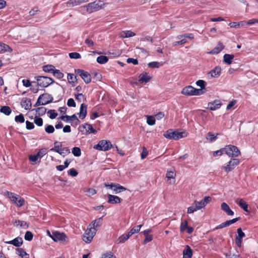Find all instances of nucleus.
Instances as JSON below:
<instances>
[{"label": "nucleus", "mask_w": 258, "mask_h": 258, "mask_svg": "<svg viewBox=\"0 0 258 258\" xmlns=\"http://www.w3.org/2000/svg\"><path fill=\"white\" fill-rule=\"evenodd\" d=\"M211 198L209 196L205 197L203 200L198 202L195 201L191 206L187 208L188 214L192 213L205 207L211 201Z\"/></svg>", "instance_id": "nucleus-1"}, {"label": "nucleus", "mask_w": 258, "mask_h": 258, "mask_svg": "<svg viewBox=\"0 0 258 258\" xmlns=\"http://www.w3.org/2000/svg\"><path fill=\"white\" fill-rule=\"evenodd\" d=\"M187 136V133L185 132H179L177 131H172L171 130L167 131L164 134V137L168 139H173L177 140L179 139Z\"/></svg>", "instance_id": "nucleus-2"}, {"label": "nucleus", "mask_w": 258, "mask_h": 258, "mask_svg": "<svg viewBox=\"0 0 258 258\" xmlns=\"http://www.w3.org/2000/svg\"><path fill=\"white\" fill-rule=\"evenodd\" d=\"M34 79L37 81V86L41 87L46 88L54 83L52 78L46 76H37Z\"/></svg>", "instance_id": "nucleus-3"}, {"label": "nucleus", "mask_w": 258, "mask_h": 258, "mask_svg": "<svg viewBox=\"0 0 258 258\" xmlns=\"http://www.w3.org/2000/svg\"><path fill=\"white\" fill-rule=\"evenodd\" d=\"M204 93V92L201 89H196L190 85L184 87L181 91V94L186 96H198Z\"/></svg>", "instance_id": "nucleus-4"}, {"label": "nucleus", "mask_w": 258, "mask_h": 258, "mask_svg": "<svg viewBox=\"0 0 258 258\" xmlns=\"http://www.w3.org/2000/svg\"><path fill=\"white\" fill-rule=\"evenodd\" d=\"M224 153L229 157L233 158L238 157L240 154L238 148L236 146L232 145L226 146L224 148Z\"/></svg>", "instance_id": "nucleus-5"}, {"label": "nucleus", "mask_w": 258, "mask_h": 258, "mask_svg": "<svg viewBox=\"0 0 258 258\" xmlns=\"http://www.w3.org/2000/svg\"><path fill=\"white\" fill-rule=\"evenodd\" d=\"M103 5L102 2L97 1L89 3L84 6V7L86 8V10L89 13H92L101 9L103 8L102 6Z\"/></svg>", "instance_id": "nucleus-6"}, {"label": "nucleus", "mask_w": 258, "mask_h": 258, "mask_svg": "<svg viewBox=\"0 0 258 258\" xmlns=\"http://www.w3.org/2000/svg\"><path fill=\"white\" fill-rule=\"evenodd\" d=\"M7 196L18 207H21L24 204L25 200L19 195L7 191Z\"/></svg>", "instance_id": "nucleus-7"}, {"label": "nucleus", "mask_w": 258, "mask_h": 258, "mask_svg": "<svg viewBox=\"0 0 258 258\" xmlns=\"http://www.w3.org/2000/svg\"><path fill=\"white\" fill-rule=\"evenodd\" d=\"M53 100V98L49 94H43L39 96L34 106L39 105H46L51 103Z\"/></svg>", "instance_id": "nucleus-8"}, {"label": "nucleus", "mask_w": 258, "mask_h": 258, "mask_svg": "<svg viewBox=\"0 0 258 258\" xmlns=\"http://www.w3.org/2000/svg\"><path fill=\"white\" fill-rule=\"evenodd\" d=\"M112 147V145L109 141L102 140L100 141L93 148L97 150L106 151L110 149Z\"/></svg>", "instance_id": "nucleus-9"}, {"label": "nucleus", "mask_w": 258, "mask_h": 258, "mask_svg": "<svg viewBox=\"0 0 258 258\" xmlns=\"http://www.w3.org/2000/svg\"><path fill=\"white\" fill-rule=\"evenodd\" d=\"M240 163L239 160L236 158H232L231 160L226 164L224 165L222 167V169L229 173L232 171Z\"/></svg>", "instance_id": "nucleus-10"}, {"label": "nucleus", "mask_w": 258, "mask_h": 258, "mask_svg": "<svg viewBox=\"0 0 258 258\" xmlns=\"http://www.w3.org/2000/svg\"><path fill=\"white\" fill-rule=\"evenodd\" d=\"M96 232L95 230L92 229L89 226L86 230L84 234H83V239L86 243H90L92 240Z\"/></svg>", "instance_id": "nucleus-11"}, {"label": "nucleus", "mask_w": 258, "mask_h": 258, "mask_svg": "<svg viewBox=\"0 0 258 258\" xmlns=\"http://www.w3.org/2000/svg\"><path fill=\"white\" fill-rule=\"evenodd\" d=\"M105 187H108L112 189L114 194H118L126 190V188L124 186L118 184L114 183H104Z\"/></svg>", "instance_id": "nucleus-12"}, {"label": "nucleus", "mask_w": 258, "mask_h": 258, "mask_svg": "<svg viewBox=\"0 0 258 258\" xmlns=\"http://www.w3.org/2000/svg\"><path fill=\"white\" fill-rule=\"evenodd\" d=\"M75 73L82 78L85 83L88 84L91 82V76L88 72L83 70L77 69L75 70Z\"/></svg>", "instance_id": "nucleus-13"}, {"label": "nucleus", "mask_w": 258, "mask_h": 258, "mask_svg": "<svg viewBox=\"0 0 258 258\" xmlns=\"http://www.w3.org/2000/svg\"><path fill=\"white\" fill-rule=\"evenodd\" d=\"M51 238L55 242L58 241H65L68 239L67 235L64 233H60L57 231L53 232Z\"/></svg>", "instance_id": "nucleus-14"}, {"label": "nucleus", "mask_w": 258, "mask_h": 258, "mask_svg": "<svg viewBox=\"0 0 258 258\" xmlns=\"http://www.w3.org/2000/svg\"><path fill=\"white\" fill-rule=\"evenodd\" d=\"M83 128V129H85L86 135H89L90 134H96L97 133V131L93 127L92 125L91 124L87 123H85L79 127V128Z\"/></svg>", "instance_id": "nucleus-15"}, {"label": "nucleus", "mask_w": 258, "mask_h": 258, "mask_svg": "<svg viewBox=\"0 0 258 258\" xmlns=\"http://www.w3.org/2000/svg\"><path fill=\"white\" fill-rule=\"evenodd\" d=\"M221 105L222 103L221 101L219 100H216L208 103L207 108L211 110H215L220 108Z\"/></svg>", "instance_id": "nucleus-16"}, {"label": "nucleus", "mask_w": 258, "mask_h": 258, "mask_svg": "<svg viewBox=\"0 0 258 258\" xmlns=\"http://www.w3.org/2000/svg\"><path fill=\"white\" fill-rule=\"evenodd\" d=\"M60 118L62 120H64V118H66V122H71L72 121H75L76 124H78L80 122V121L79 120L75 114L72 116H69L67 115L61 116Z\"/></svg>", "instance_id": "nucleus-17"}, {"label": "nucleus", "mask_w": 258, "mask_h": 258, "mask_svg": "<svg viewBox=\"0 0 258 258\" xmlns=\"http://www.w3.org/2000/svg\"><path fill=\"white\" fill-rule=\"evenodd\" d=\"M102 218H99L95 219L91 223H90L89 225L90 228H92V229L95 230V232L97 231L98 229L100 227L102 224Z\"/></svg>", "instance_id": "nucleus-18"}, {"label": "nucleus", "mask_w": 258, "mask_h": 258, "mask_svg": "<svg viewBox=\"0 0 258 258\" xmlns=\"http://www.w3.org/2000/svg\"><path fill=\"white\" fill-rule=\"evenodd\" d=\"M88 2V0H69L66 3V5L68 7H73Z\"/></svg>", "instance_id": "nucleus-19"}, {"label": "nucleus", "mask_w": 258, "mask_h": 258, "mask_svg": "<svg viewBox=\"0 0 258 258\" xmlns=\"http://www.w3.org/2000/svg\"><path fill=\"white\" fill-rule=\"evenodd\" d=\"M108 203L111 204H115L120 203L121 199L117 196H114L112 195H108Z\"/></svg>", "instance_id": "nucleus-20"}, {"label": "nucleus", "mask_w": 258, "mask_h": 258, "mask_svg": "<svg viewBox=\"0 0 258 258\" xmlns=\"http://www.w3.org/2000/svg\"><path fill=\"white\" fill-rule=\"evenodd\" d=\"M5 243L12 244L16 247H19L23 244V239L20 237H17L12 240L6 241Z\"/></svg>", "instance_id": "nucleus-21"}, {"label": "nucleus", "mask_w": 258, "mask_h": 258, "mask_svg": "<svg viewBox=\"0 0 258 258\" xmlns=\"http://www.w3.org/2000/svg\"><path fill=\"white\" fill-rule=\"evenodd\" d=\"M193 251L189 245H186L183 250V258H191Z\"/></svg>", "instance_id": "nucleus-22"}, {"label": "nucleus", "mask_w": 258, "mask_h": 258, "mask_svg": "<svg viewBox=\"0 0 258 258\" xmlns=\"http://www.w3.org/2000/svg\"><path fill=\"white\" fill-rule=\"evenodd\" d=\"M87 105L82 103L81 105L80 108V112L79 113V117L81 119H84L86 117L87 114Z\"/></svg>", "instance_id": "nucleus-23"}, {"label": "nucleus", "mask_w": 258, "mask_h": 258, "mask_svg": "<svg viewBox=\"0 0 258 258\" xmlns=\"http://www.w3.org/2000/svg\"><path fill=\"white\" fill-rule=\"evenodd\" d=\"M221 209L226 213V214L228 216H232L234 214V212L232 210H231L229 207V206L225 202H223L221 204Z\"/></svg>", "instance_id": "nucleus-24"}, {"label": "nucleus", "mask_w": 258, "mask_h": 258, "mask_svg": "<svg viewBox=\"0 0 258 258\" xmlns=\"http://www.w3.org/2000/svg\"><path fill=\"white\" fill-rule=\"evenodd\" d=\"M151 232L152 230L151 229H148L143 231V234L145 237L144 240L145 243H148L153 240V236L149 234Z\"/></svg>", "instance_id": "nucleus-25"}, {"label": "nucleus", "mask_w": 258, "mask_h": 258, "mask_svg": "<svg viewBox=\"0 0 258 258\" xmlns=\"http://www.w3.org/2000/svg\"><path fill=\"white\" fill-rule=\"evenodd\" d=\"M13 49L7 44L0 42V53L11 52Z\"/></svg>", "instance_id": "nucleus-26"}, {"label": "nucleus", "mask_w": 258, "mask_h": 258, "mask_svg": "<svg viewBox=\"0 0 258 258\" xmlns=\"http://www.w3.org/2000/svg\"><path fill=\"white\" fill-rule=\"evenodd\" d=\"M21 105L26 110H30L31 108V100L27 98H23L21 102Z\"/></svg>", "instance_id": "nucleus-27"}, {"label": "nucleus", "mask_w": 258, "mask_h": 258, "mask_svg": "<svg viewBox=\"0 0 258 258\" xmlns=\"http://www.w3.org/2000/svg\"><path fill=\"white\" fill-rule=\"evenodd\" d=\"M224 45L221 42H219L217 45L209 53L210 54H218L224 48Z\"/></svg>", "instance_id": "nucleus-28"}, {"label": "nucleus", "mask_w": 258, "mask_h": 258, "mask_svg": "<svg viewBox=\"0 0 258 258\" xmlns=\"http://www.w3.org/2000/svg\"><path fill=\"white\" fill-rule=\"evenodd\" d=\"M221 69L220 67H216L214 69L211 70L209 74L212 77L217 78L221 74Z\"/></svg>", "instance_id": "nucleus-29"}, {"label": "nucleus", "mask_w": 258, "mask_h": 258, "mask_svg": "<svg viewBox=\"0 0 258 258\" xmlns=\"http://www.w3.org/2000/svg\"><path fill=\"white\" fill-rule=\"evenodd\" d=\"M236 203L245 212H248V205L242 199H237Z\"/></svg>", "instance_id": "nucleus-30"}, {"label": "nucleus", "mask_w": 258, "mask_h": 258, "mask_svg": "<svg viewBox=\"0 0 258 258\" xmlns=\"http://www.w3.org/2000/svg\"><path fill=\"white\" fill-rule=\"evenodd\" d=\"M135 35L136 34L131 30L123 31L120 34V37L122 38L131 37L135 36Z\"/></svg>", "instance_id": "nucleus-31"}, {"label": "nucleus", "mask_w": 258, "mask_h": 258, "mask_svg": "<svg viewBox=\"0 0 258 258\" xmlns=\"http://www.w3.org/2000/svg\"><path fill=\"white\" fill-rule=\"evenodd\" d=\"M151 79V77L148 75L147 73H145L141 74L139 76V82L140 83H147Z\"/></svg>", "instance_id": "nucleus-32"}, {"label": "nucleus", "mask_w": 258, "mask_h": 258, "mask_svg": "<svg viewBox=\"0 0 258 258\" xmlns=\"http://www.w3.org/2000/svg\"><path fill=\"white\" fill-rule=\"evenodd\" d=\"M234 57L233 54H225L223 56L224 61L227 64H230Z\"/></svg>", "instance_id": "nucleus-33"}, {"label": "nucleus", "mask_w": 258, "mask_h": 258, "mask_svg": "<svg viewBox=\"0 0 258 258\" xmlns=\"http://www.w3.org/2000/svg\"><path fill=\"white\" fill-rule=\"evenodd\" d=\"M17 254L22 258H25V257H28L29 258V254L27 253L22 248H17L16 249Z\"/></svg>", "instance_id": "nucleus-34"}, {"label": "nucleus", "mask_w": 258, "mask_h": 258, "mask_svg": "<svg viewBox=\"0 0 258 258\" xmlns=\"http://www.w3.org/2000/svg\"><path fill=\"white\" fill-rule=\"evenodd\" d=\"M182 38H184L186 39V38H188L190 40H192L194 39L195 36L192 33H185L182 35H178L176 37V39H180Z\"/></svg>", "instance_id": "nucleus-35"}, {"label": "nucleus", "mask_w": 258, "mask_h": 258, "mask_svg": "<svg viewBox=\"0 0 258 258\" xmlns=\"http://www.w3.org/2000/svg\"><path fill=\"white\" fill-rule=\"evenodd\" d=\"M0 111L6 115H9L12 112V109L8 106H3L1 107Z\"/></svg>", "instance_id": "nucleus-36"}, {"label": "nucleus", "mask_w": 258, "mask_h": 258, "mask_svg": "<svg viewBox=\"0 0 258 258\" xmlns=\"http://www.w3.org/2000/svg\"><path fill=\"white\" fill-rule=\"evenodd\" d=\"M175 175V174L173 171H168L166 173L167 181H168L170 180L171 179H173V182L170 181L169 183H174L175 182V180H174Z\"/></svg>", "instance_id": "nucleus-37"}, {"label": "nucleus", "mask_w": 258, "mask_h": 258, "mask_svg": "<svg viewBox=\"0 0 258 258\" xmlns=\"http://www.w3.org/2000/svg\"><path fill=\"white\" fill-rule=\"evenodd\" d=\"M55 67L52 65H45L43 67V71L46 73H52L55 70Z\"/></svg>", "instance_id": "nucleus-38"}, {"label": "nucleus", "mask_w": 258, "mask_h": 258, "mask_svg": "<svg viewBox=\"0 0 258 258\" xmlns=\"http://www.w3.org/2000/svg\"><path fill=\"white\" fill-rule=\"evenodd\" d=\"M108 61V58L104 55H101L97 58V62L100 64H104Z\"/></svg>", "instance_id": "nucleus-39"}, {"label": "nucleus", "mask_w": 258, "mask_h": 258, "mask_svg": "<svg viewBox=\"0 0 258 258\" xmlns=\"http://www.w3.org/2000/svg\"><path fill=\"white\" fill-rule=\"evenodd\" d=\"M36 114L39 116L44 115L46 112V108L44 107H40L35 109Z\"/></svg>", "instance_id": "nucleus-40"}, {"label": "nucleus", "mask_w": 258, "mask_h": 258, "mask_svg": "<svg viewBox=\"0 0 258 258\" xmlns=\"http://www.w3.org/2000/svg\"><path fill=\"white\" fill-rule=\"evenodd\" d=\"M163 63L157 61H152L148 63V66L151 68H159L162 66Z\"/></svg>", "instance_id": "nucleus-41"}, {"label": "nucleus", "mask_w": 258, "mask_h": 258, "mask_svg": "<svg viewBox=\"0 0 258 258\" xmlns=\"http://www.w3.org/2000/svg\"><path fill=\"white\" fill-rule=\"evenodd\" d=\"M217 135H218V134H217L216 135H215L212 133L209 132L207 134V136L206 137V139H207V140H209L210 142H212L216 140V139H217Z\"/></svg>", "instance_id": "nucleus-42"}, {"label": "nucleus", "mask_w": 258, "mask_h": 258, "mask_svg": "<svg viewBox=\"0 0 258 258\" xmlns=\"http://www.w3.org/2000/svg\"><path fill=\"white\" fill-rule=\"evenodd\" d=\"M147 123L149 125H153L155 124V118L153 116H147Z\"/></svg>", "instance_id": "nucleus-43"}, {"label": "nucleus", "mask_w": 258, "mask_h": 258, "mask_svg": "<svg viewBox=\"0 0 258 258\" xmlns=\"http://www.w3.org/2000/svg\"><path fill=\"white\" fill-rule=\"evenodd\" d=\"M196 85L200 87L201 88V91H202L203 89L205 88L206 83L205 81L203 80H198L196 83Z\"/></svg>", "instance_id": "nucleus-44"}, {"label": "nucleus", "mask_w": 258, "mask_h": 258, "mask_svg": "<svg viewBox=\"0 0 258 258\" xmlns=\"http://www.w3.org/2000/svg\"><path fill=\"white\" fill-rule=\"evenodd\" d=\"M72 153L76 157H79L81 155V149L79 147H74L72 149Z\"/></svg>", "instance_id": "nucleus-45"}, {"label": "nucleus", "mask_w": 258, "mask_h": 258, "mask_svg": "<svg viewBox=\"0 0 258 258\" xmlns=\"http://www.w3.org/2000/svg\"><path fill=\"white\" fill-rule=\"evenodd\" d=\"M15 121L17 122L23 123L25 121V118L23 114H20L15 117Z\"/></svg>", "instance_id": "nucleus-46"}, {"label": "nucleus", "mask_w": 258, "mask_h": 258, "mask_svg": "<svg viewBox=\"0 0 258 258\" xmlns=\"http://www.w3.org/2000/svg\"><path fill=\"white\" fill-rule=\"evenodd\" d=\"M60 155L64 157L66 155L70 153V149L68 147L63 148L60 150L59 153H58Z\"/></svg>", "instance_id": "nucleus-47"}, {"label": "nucleus", "mask_w": 258, "mask_h": 258, "mask_svg": "<svg viewBox=\"0 0 258 258\" xmlns=\"http://www.w3.org/2000/svg\"><path fill=\"white\" fill-rule=\"evenodd\" d=\"M68 80L70 83H74L77 80L76 76H74L73 74H68Z\"/></svg>", "instance_id": "nucleus-48"}, {"label": "nucleus", "mask_w": 258, "mask_h": 258, "mask_svg": "<svg viewBox=\"0 0 258 258\" xmlns=\"http://www.w3.org/2000/svg\"><path fill=\"white\" fill-rule=\"evenodd\" d=\"M34 123L38 126H41L43 125V119L42 118L36 116L34 117Z\"/></svg>", "instance_id": "nucleus-49"}, {"label": "nucleus", "mask_w": 258, "mask_h": 258, "mask_svg": "<svg viewBox=\"0 0 258 258\" xmlns=\"http://www.w3.org/2000/svg\"><path fill=\"white\" fill-rule=\"evenodd\" d=\"M128 239L126 238L125 234H122L116 240V243L117 244L122 243L126 241Z\"/></svg>", "instance_id": "nucleus-50"}, {"label": "nucleus", "mask_w": 258, "mask_h": 258, "mask_svg": "<svg viewBox=\"0 0 258 258\" xmlns=\"http://www.w3.org/2000/svg\"><path fill=\"white\" fill-rule=\"evenodd\" d=\"M188 224L186 220H184L181 222L180 226V231L183 232L187 228Z\"/></svg>", "instance_id": "nucleus-51"}, {"label": "nucleus", "mask_w": 258, "mask_h": 258, "mask_svg": "<svg viewBox=\"0 0 258 258\" xmlns=\"http://www.w3.org/2000/svg\"><path fill=\"white\" fill-rule=\"evenodd\" d=\"M53 75L58 79H61L63 77V74L60 72L59 70L56 69H55L54 72H53Z\"/></svg>", "instance_id": "nucleus-52"}, {"label": "nucleus", "mask_w": 258, "mask_h": 258, "mask_svg": "<svg viewBox=\"0 0 258 258\" xmlns=\"http://www.w3.org/2000/svg\"><path fill=\"white\" fill-rule=\"evenodd\" d=\"M55 130L53 125L47 124L45 125V131L48 134H52Z\"/></svg>", "instance_id": "nucleus-53"}, {"label": "nucleus", "mask_w": 258, "mask_h": 258, "mask_svg": "<svg viewBox=\"0 0 258 258\" xmlns=\"http://www.w3.org/2000/svg\"><path fill=\"white\" fill-rule=\"evenodd\" d=\"M180 39V40H179V41L174 42L172 44L173 45V46L182 45H184L187 43V40L185 38H182Z\"/></svg>", "instance_id": "nucleus-54"}, {"label": "nucleus", "mask_w": 258, "mask_h": 258, "mask_svg": "<svg viewBox=\"0 0 258 258\" xmlns=\"http://www.w3.org/2000/svg\"><path fill=\"white\" fill-rule=\"evenodd\" d=\"M17 223H20V226L24 229H27L29 226L27 223L24 221H21V220H16L15 221V224H17Z\"/></svg>", "instance_id": "nucleus-55"}, {"label": "nucleus", "mask_w": 258, "mask_h": 258, "mask_svg": "<svg viewBox=\"0 0 258 258\" xmlns=\"http://www.w3.org/2000/svg\"><path fill=\"white\" fill-rule=\"evenodd\" d=\"M33 234L31 231H27L25 233L24 238L26 240L31 241L33 239Z\"/></svg>", "instance_id": "nucleus-56"}, {"label": "nucleus", "mask_w": 258, "mask_h": 258, "mask_svg": "<svg viewBox=\"0 0 258 258\" xmlns=\"http://www.w3.org/2000/svg\"><path fill=\"white\" fill-rule=\"evenodd\" d=\"M47 154V149L46 148H42L36 154L39 158L43 157Z\"/></svg>", "instance_id": "nucleus-57"}, {"label": "nucleus", "mask_w": 258, "mask_h": 258, "mask_svg": "<svg viewBox=\"0 0 258 258\" xmlns=\"http://www.w3.org/2000/svg\"><path fill=\"white\" fill-rule=\"evenodd\" d=\"M57 144V142H55L54 143V146L53 148H51L50 149V151L56 152V153H59V151L60 149L59 148L61 147L62 144L60 143V145H56Z\"/></svg>", "instance_id": "nucleus-58"}, {"label": "nucleus", "mask_w": 258, "mask_h": 258, "mask_svg": "<svg viewBox=\"0 0 258 258\" xmlns=\"http://www.w3.org/2000/svg\"><path fill=\"white\" fill-rule=\"evenodd\" d=\"M48 114H49V118L50 119H54L57 116V113L55 112L54 110L50 109L47 112Z\"/></svg>", "instance_id": "nucleus-59"}, {"label": "nucleus", "mask_w": 258, "mask_h": 258, "mask_svg": "<svg viewBox=\"0 0 258 258\" xmlns=\"http://www.w3.org/2000/svg\"><path fill=\"white\" fill-rule=\"evenodd\" d=\"M69 55L71 58L78 59L81 57L80 53L78 52H71Z\"/></svg>", "instance_id": "nucleus-60"}, {"label": "nucleus", "mask_w": 258, "mask_h": 258, "mask_svg": "<svg viewBox=\"0 0 258 258\" xmlns=\"http://www.w3.org/2000/svg\"><path fill=\"white\" fill-rule=\"evenodd\" d=\"M237 232L238 235L236 236V238L242 239V238L245 237V233L242 231L240 228L237 229Z\"/></svg>", "instance_id": "nucleus-61"}, {"label": "nucleus", "mask_w": 258, "mask_h": 258, "mask_svg": "<svg viewBox=\"0 0 258 258\" xmlns=\"http://www.w3.org/2000/svg\"><path fill=\"white\" fill-rule=\"evenodd\" d=\"M142 225H137V226L136 227H134L133 228H132L131 229V231L132 232V233H133V234H135V233H138L140 231V229L142 227Z\"/></svg>", "instance_id": "nucleus-62"}, {"label": "nucleus", "mask_w": 258, "mask_h": 258, "mask_svg": "<svg viewBox=\"0 0 258 258\" xmlns=\"http://www.w3.org/2000/svg\"><path fill=\"white\" fill-rule=\"evenodd\" d=\"M78 172L74 168L70 169L68 171V174L72 176H73V177L76 176L78 175Z\"/></svg>", "instance_id": "nucleus-63"}, {"label": "nucleus", "mask_w": 258, "mask_h": 258, "mask_svg": "<svg viewBox=\"0 0 258 258\" xmlns=\"http://www.w3.org/2000/svg\"><path fill=\"white\" fill-rule=\"evenodd\" d=\"M102 258H115V256L111 252H109L104 253Z\"/></svg>", "instance_id": "nucleus-64"}]
</instances>
